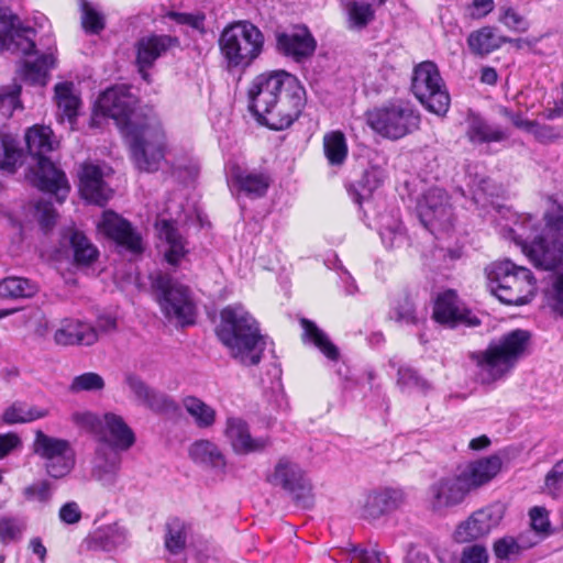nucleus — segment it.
<instances>
[{"instance_id": "1", "label": "nucleus", "mask_w": 563, "mask_h": 563, "mask_svg": "<svg viewBox=\"0 0 563 563\" xmlns=\"http://www.w3.org/2000/svg\"><path fill=\"white\" fill-rule=\"evenodd\" d=\"M136 102L128 87L117 86L99 96L97 108L103 115L112 118L128 139L136 167L155 172L165 158L166 137L158 125L139 122Z\"/></svg>"}, {"instance_id": "2", "label": "nucleus", "mask_w": 563, "mask_h": 563, "mask_svg": "<svg viewBox=\"0 0 563 563\" xmlns=\"http://www.w3.org/2000/svg\"><path fill=\"white\" fill-rule=\"evenodd\" d=\"M249 109L257 122L271 130L289 128L300 115L306 91L296 76L286 70L262 73L247 89Z\"/></svg>"}, {"instance_id": "3", "label": "nucleus", "mask_w": 563, "mask_h": 563, "mask_svg": "<svg viewBox=\"0 0 563 563\" xmlns=\"http://www.w3.org/2000/svg\"><path fill=\"white\" fill-rule=\"evenodd\" d=\"M544 218L541 230L536 218L521 214L504 236L514 241L536 267L552 271L563 256V207L554 206Z\"/></svg>"}, {"instance_id": "4", "label": "nucleus", "mask_w": 563, "mask_h": 563, "mask_svg": "<svg viewBox=\"0 0 563 563\" xmlns=\"http://www.w3.org/2000/svg\"><path fill=\"white\" fill-rule=\"evenodd\" d=\"M217 335L230 355L244 366L257 365L266 347L258 322L239 303L229 305L220 312Z\"/></svg>"}, {"instance_id": "5", "label": "nucleus", "mask_w": 563, "mask_h": 563, "mask_svg": "<svg viewBox=\"0 0 563 563\" xmlns=\"http://www.w3.org/2000/svg\"><path fill=\"white\" fill-rule=\"evenodd\" d=\"M531 342L528 330L516 329L492 341L484 351L471 354L483 385H494L508 378L518 362L527 354Z\"/></svg>"}, {"instance_id": "6", "label": "nucleus", "mask_w": 563, "mask_h": 563, "mask_svg": "<svg viewBox=\"0 0 563 563\" xmlns=\"http://www.w3.org/2000/svg\"><path fill=\"white\" fill-rule=\"evenodd\" d=\"M500 468L501 460L494 455L470 463L457 474L440 478L429 488L432 510L443 511L462 504L473 489L492 481Z\"/></svg>"}, {"instance_id": "7", "label": "nucleus", "mask_w": 563, "mask_h": 563, "mask_svg": "<svg viewBox=\"0 0 563 563\" xmlns=\"http://www.w3.org/2000/svg\"><path fill=\"white\" fill-rule=\"evenodd\" d=\"M24 137L29 153L37 159L36 166L31 169L30 181L40 190L55 195L59 203L63 202L70 186L65 173L46 157L58 145L52 129L33 125L26 130Z\"/></svg>"}, {"instance_id": "8", "label": "nucleus", "mask_w": 563, "mask_h": 563, "mask_svg": "<svg viewBox=\"0 0 563 563\" xmlns=\"http://www.w3.org/2000/svg\"><path fill=\"white\" fill-rule=\"evenodd\" d=\"M486 275L490 292L505 305L522 306L534 295L536 279L531 271L510 260L492 263L486 267Z\"/></svg>"}, {"instance_id": "9", "label": "nucleus", "mask_w": 563, "mask_h": 563, "mask_svg": "<svg viewBox=\"0 0 563 563\" xmlns=\"http://www.w3.org/2000/svg\"><path fill=\"white\" fill-rule=\"evenodd\" d=\"M264 42V34L255 24L236 21L222 30L219 48L228 69H244L260 57Z\"/></svg>"}, {"instance_id": "10", "label": "nucleus", "mask_w": 563, "mask_h": 563, "mask_svg": "<svg viewBox=\"0 0 563 563\" xmlns=\"http://www.w3.org/2000/svg\"><path fill=\"white\" fill-rule=\"evenodd\" d=\"M366 121L383 137L399 140L418 130L420 114L410 103L396 101L367 111Z\"/></svg>"}, {"instance_id": "11", "label": "nucleus", "mask_w": 563, "mask_h": 563, "mask_svg": "<svg viewBox=\"0 0 563 563\" xmlns=\"http://www.w3.org/2000/svg\"><path fill=\"white\" fill-rule=\"evenodd\" d=\"M157 301L164 316L180 325L195 322V305L190 289L167 274H158L153 280Z\"/></svg>"}, {"instance_id": "12", "label": "nucleus", "mask_w": 563, "mask_h": 563, "mask_svg": "<svg viewBox=\"0 0 563 563\" xmlns=\"http://www.w3.org/2000/svg\"><path fill=\"white\" fill-rule=\"evenodd\" d=\"M410 88L428 111L438 115L448 112L450 95L434 63L422 62L413 68Z\"/></svg>"}, {"instance_id": "13", "label": "nucleus", "mask_w": 563, "mask_h": 563, "mask_svg": "<svg viewBox=\"0 0 563 563\" xmlns=\"http://www.w3.org/2000/svg\"><path fill=\"white\" fill-rule=\"evenodd\" d=\"M32 451L44 461L46 474L52 478H64L75 467L76 452L66 439L52 437L42 430H36Z\"/></svg>"}, {"instance_id": "14", "label": "nucleus", "mask_w": 563, "mask_h": 563, "mask_svg": "<svg viewBox=\"0 0 563 563\" xmlns=\"http://www.w3.org/2000/svg\"><path fill=\"white\" fill-rule=\"evenodd\" d=\"M269 481L273 485L285 489L297 507L302 509L312 508L314 504L312 484L297 463L287 457L279 459Z\"/></svg>"}, {"instance_id": "15", "label": "nucleus", "mask_w": 563, "mask_h": 563, "mask_svg": "<svg viewBox=\"0 0 563 563\" xmlns=\"http://www.w3.org/2000/svg\"><path fill=\"white\" fill-rule=\"evenodd\" d=\"M179 44L178 37L167 34H148L140 37L134 44V49L135 65L141 77L150 82L148 70L155 65V62L178 47Z\"/></svg>"}, {"instance_id": "16", "label": "nucleus", "mask_w": 563, "mask_h": 563, "mask_svg": "<svg viewBox=\"0 0 563 563\" xmlns=\"http://www.w3.org/2000/svg\"><path fill=\"white\" fill-rule=\"evenodd\" d=\"M406 503V494L399 487H378L369 490L361 507V516L375 521L398 510Z\"/></svg>"}, {"instance_id": "17", "label": "nucleus", "mask_w": 563, "mask_h": 563, "mask_svg": "<svg viewBox=\"0 0 563 563\" xmlns=\"http://www.w3.org/2000/svg\"><path fill=\"white\" fill-rule=\"evenodd\" d=\"M317 41L305 25L295 26L289 32H280L276 34L277 52L301 64L308 60L316 52Z\"/></svg>"}, {"instance_id": "18", "label": "nucleus", "mask_w": 563, "mask_h": 563, "mask_svg": "<svg viewBox=\"0 0 563 563\" xmlns=\"http://www.w3.org/2000/svg\"><path fill=\"white\" fill-rule=\"evenodd\" d=\"M98 229L118 246L137 254L143 251L141 235L135 231L132 224L113 211H104L101 220L98 222Z\"/></svg>"}, {"instance_id": "19", "label": "nucleus", "mask_w": 563, "mask_h": 563, "mask_svg": "<svg viewBox=\"0 0 563 563\" xmlns=\"http://www.w3.org/2000/svg\"><path fill=\"white\" fill-rule=\"evenodd\" d=\"M420 217L427 228L448 230L452 227V207L444 189L433 187L424 194L420 203Z\"/></svg>"}, {"instance_id": "20", "label": "nucleus", "mask_w": 563, "mask_h": 563, "mask_svg": "<svg viewBox=\"0 0 563 563\" xmlns=\"http://www.w3.org/2000/svg\"><path fill=\"white\" fill-rule=\"evenodd\" d=\"M124 384L133 395L134 400L150 410L158 413L175 412L177 410V405L170 397L147 385L136 374L126 373L124 375Z\"/></svg>"}, {"instance_id": "21", "label": "nucleus", "mask_w": 563, "mask_h": 563, "mask_svg": "<svg viewBox=\"0 0 563 563\" xmlns=\"http://www.w3.org/2000/svg\"><path fill=\"white\" fill-rule=\"evenodd\" d=\"M224 434L236 454L263 452L271 445L268 437L253 438L247 422L240 417L227 418Z\"/></svg>"}, {"instance_id": "22", "label": "nucleus", "mask_w": 563, "mask_h": 563, "mask_svg": "<svg viewBox=\"0 0 563 563\" xmlns=\"http://www.w3.org/2000/svg\"><path fill=\"white\" fill-rule=\"evenodd\" d=\"M16 16L0 5V51L8 49L25 56L35 51L34 41L27 35L33 30H20L15 26Z\"/></svg>"}, {"instance_id": "23", "label": "nucleus", "mask_w": 563, "mask_h": 563, "mask_svg": "<svg viewBox=\"0 0 563 563\" xmlns=\"http://www.w3.org/2000/svg\"><path fill=\"white\" fill-rule=\"evenodd\" d=\"M433 319L451 328L461 323L471 327L479 324L478 319L472 317L471 312L461 306L453 290H446L438 296L433 307Z\"/></svg>"}, {"instance_id": "24", "label": "nucleus", "mask_w": 563, "mask_h": 563, "mask_svg": "<svg viewBox=\"0 0 563 563\" xmlns=\"http://www.w3.org/2000/svg\"><path fill=\"white\" fill-rule=\"evenodd\" d=\"M501 519L498 508L487 507L473 512L467 520L460 523L455 530L457 542H471L487 536Z\"/></svg>"}, {"instance_id": "25", "label": "nucleus", "mask_w": 563, "mask_h": 563, "mask_svg": "<svg viewBox=\"0 0 563 563\" xmlns=\"http://www.w3.org/2000/svg\"><path fill=\"white\" fill-rule=\"evenodd\" d=\"M99 440L101 442L100 446L121 452L129 450L134 444L135 435L122 417L108 412L103 416Z\"/></svg>"}, {"instance_id": "26", "label": "nucleus", "mask_w": 563, "mask_h": 563, "mask_svg": "<svg viewBox=\"0 0 563 563\" xmlns=\"http://www.w3.org/2000/svg\"><path fill=\"white\" fill-rule=\"evenodd\" d=\"M79 191L82 198L98 206H103L112 196V190L103 180L102 170L93 164H84L79 173Z\"/></svg>"}, {"instance_id": "27", "label": "nucleus", "mask_w": 563, "mask_h": 563, "mask_svg": "<svg viewBox=\"0 0 563 563\" xmlns=\"http://www.w3.org/2000/svg\"><path fill=\"white\" fill-rule=\"evenodd\" d=\"M157 236L164 245L166 262L176 266L188 254L187 241L178 231L175 221L158 219L155 222Z\"/></svg>"}, {"instance_id": "28", "label": "nucleus", "mask_w": 563, "mask_h": 563, "mask_svg": "<svg viewBox=\"0 0 563 563\" xmlns=\"http://www.w3.org/2000/svg\"><path fill=\"white\" fill-rule=\"evenodd\" d=\"M229 183L239 194L257 199L266 195L271 179L264 173L234 166L230 172Z\"/></svg>"}, {"instance_id": "29", "label": "nucleus", "mask_w": 563, "mask_h": 563, "mask_svg": "<svg viewBox=\"0 0 563 563\" xmlns=\"http://www.w3.org/2000/svg\"><path fill=\"white\" fill-rule=\"evenodd\" d=\"M98 340L97 330L90 323L78 319H64L55 331L54 341L59 345H92Z\"/></svg>"}, {"instance_id": "30", "label": "nucleus", "mask_w": 563, "mask_h": 563, "mask_svg": "<svg viewBox=\"0 0 563 563\" xmlns=\"http://www.w3.org/2000/svg\"><path fill=\"white\" fill-rule=\"evenodd\" d=\"M121 463L120 452L99 446L96 451L91 477L104 487H112L118 481Z\"/></svg>"}, {"instance_id": "31", "label": "nucleus", "mask_w": 563, "mask_h": 563, "mask_svg": "<svg viewBox=\"0 0 563 563\" xmlns=\"http://www.w3.org/2000/svg\"><path fill=\"white\" fill-rule=\"evenodd\" d=\"M466 135L474 144L501 142L508 139L507 132L497 124L489 123L477 114H470Z\"/></svg>"}, {"instance_id": "32", "label": "nucleus", "mask_w": 563, "mask_h": 563, "mask_svg": "<svg viewBox=\"0 0 563 563\" xmlns=\"http://www.w3.org/2000/svg\"><path fill=\"white\" fill-rule=\"evenodd\" d=\"M55 99L58 108L57 117L60 122L67 120L70 130L78 115L80 99L74 92V85L71 82H59L55 86Z\"/></svg>"}, {"instance_id": "33", "label": "nucleus", "mask_w": 563, "mask_h": 563, "mask_svg": "<svg viewBox=\"0 0 563 563\" xmlns=\"http://www.w3.org/2000/svg\"><path fill=\"white\" fill-rule=\"evenodd\" d=\"M189 455L194 462L224 472L225 459L219 448L209 440H198L189 448Z\"/></svg>"}, {"instance_id": "34", "label": "nucleus", "mask_w": 563, "mask_h": 563, "mask_svg": "<svg viewBox=\"0 0 563 563\" xmlns=\"http://www.w3.org/2000/svg\"><path fill=\"white\" fill-rule=\"evenodd\" d=\"M63 238L68 241L77 264L90 265L97 260L99 254L97 247L82 232L70 228L65 231Z\"/></svg>"}, {"instance_id": "35", "label": "nucleus", "mask_w": 563, "mask_h": 563, "mask_svg": "<svg viewBox=\"0 0 563 563\" xmlns=\"http://www.w3.org/2000/svg\"><path fill=\"white\" fill-rule=\"evenodd\" d=\"M384 177V172L379 168L365 170L362 178L349 187V194L353 201L361 206L368 200L373 192L382 186Z\"/></svg>"}, {"instance_id": "36", "label": "nucleus", "mask_w": 563, "mask_h": 563, "mask_svg": "<svg viewBox=\"0 0 563 563\" xmlns=\"http://www.w3.org/2000/svg\"><path fill=\"white\" fill-rule=\"evenodd\" d=\"M303 330V340H308L330 361H338L340 356L339 349L330 341L329 336L317 327V324L306 318L300 320Z\"/></svg>"}, {"instance_id": "37", "label": "nucleus", "mask_w": 563, "mask_h": 563, "mask_svg": "<svg viewBox=\"0 0 563 563\" xmlns=\"http://www.w3.org/2000/svg\"><path fill=\"white\" fill-rule=\"evenodd\" d=\"M48 413L49 411L46 408L14 402L3 411L2 420L7 424L29 423L45 418Z\"/></svg>"}, {"instance_id": "38", "label": "nucleus", "mask_w": 563, "mask_h": 563, "mask_svg": "<svg viewBox=\"0 0 563 563\" xmlns=\"http://www.w3.org/2000/svg\"><path fill=\"white\" fill-rule=\"evenodd\" d=\"M503 43L495 30L490 26H484L472 32L467 37V45L475 55H487L500 47Z\"/></svg>"}, {"instance_id": "39", "label": "nucleus", "mask_w": 563, "mask_h": 563, "mask_svg": "<svg viewBox=\"0 0 563 563\" xmlns=\"http://www.w3.org/2000/svg\"><path fill=\"white\" fill-rule=\"evenodd\" d=\"M186 412L194 419L200 429H207L214 424L217 411L198 397L187 396L183 399Z\"/></svg>"}, {"instance_id": "40", "label": "nucleus", "mask_w": 563, "mask_h": 563, "mask_svg": "<svg viewBox=\"0 0 563 563\" xmlns=\"http://www.w3.org/2000/svg\"><path fill=\"white\" fill-rule=\"evenodd\" d=\"M38 290L35 283L23 277H7L0 282V297L2 298H31Z\"/></svg>"}, {"instance_id": "41", "label": "nucleus", "mask_w": 563, "mask_h": 563, "mask_svg": "<svg viewBox=\"0 0 563 563\" xmlns=\"http://www.w3.org/2000/svg\"><path fill=\"white\" fill-rule=\"evenodd\" d=\"M324 155L332 166L342 165L347 156V144L341 131H332L323 136Z\"/></svg>"}, {"instance_id": "42", "label": "nucleus", "mask_w": 563, "mask_h": 563, "mask_svg": "<svg viewBox=\"0 0 563 563\" xmlns=\"http://www.w3.org/2000/svg\"><path fill=\"white\" fill-rule=\"evenodd\" d=\"M54 66V57L52 54H43L35 60H25L23 64L24 78L36 85L44 86L46 84L47 73Z\"/></svg>"}, {"instance_id": "43", "label": "nucleus", "mask_w": 563, "mask_h": 563, "mask_svg": "<svg viewBox=\"0 0 563 563\" xmlns=\"http://www.w3.org/2000/svg\"><path fill=\"white\" fill-rule=\"evenodd\" d=\"M397 385L407 391H418L427 394L431 389V384L421 377L416 369L409 366H400L397 372Z\"/></svg>"}, {"instance_id": "44", "label": "nucleus", "mask_w": 563, "mask_h": 563, "mask_svg": "<svg viewBox=\"0 0 563 563\" xmlns=\"http://www.w3.org/2000/svg\"><path fill=\"white\" fill-rule=\"evenodd\" d=\"M22 152L15 137L0 132V169H13L21 159Z\"/></svg>"}, {"instance_id": "45", "label": "nucleus", "mask_w": 563, "mask_h": 563, "mask_svg": "<svg viewBox=\"0 0 563 563\" xmlns=\"http://www.w3.org/2000/svg\"><path fill=\"white\" fill-rule=\"evenodd\" d=\"M26 529V522L19 517L2 516L0 517V541L3 544L18 542Z\"/></svg>"}, {"instance_id": "46", "label": "nucleus", "mask_w": 563, "mask_h": 563, "mask_svg": "<svg viewBox=\"0 0 563 563\" xmlns=\"http://www.w3.org/2000/svg\"><path fill=\"white\" fill-rule=\"evenodd\" d=\"M123 541V536L115 527L107 526L93 532L90 538L92 548L107 552L115 549Z\"/></svg>"}, {"instance_id": "47", "label": "nucleus", "mask_w": 563, "mask_h": 563, "mask_svg": "<svg viewBox=\"0 0 563 563\" xmlns=\"http://www.w3.org/2000/svg\"><path fill=\"white\" fill-rule=\"evenodd\" d=\"M346 9L350 29H364L374 19V10L368 3L351 1Z\"/></svg>"}, {"instance_id": "48", "label": "nucleus", "mask_w": 563, "mask_h": 563, "mask_svg": "<svg viewBox=\"0 0 563 563\" xmlns=\"http://www.w3.org/2000/svg\"><path fill=\"white\" fill-rule=\"evenodd\" d=\"M186 539L187 536L184 522L178 519L168 522L165 547L172 554H178L185 549Z\"/></svg>"}, {"instance_id": "49", "label": "nucleus", "mask_w": 563, "mask_h": 563, "mask_svg": "<svg viewBox=\"0 0 563 563\" xmlns=\"http://www.w3.org/2000/svg\"><path fill=\"white\" fill-rule=\"evenodd\" d=\"M80 8L84 30L90 34H99L106 26L103 14L86 0H80Z\"/></svg>"}, {"instance_id": "50", "label": "nucleus", "mask_w": 563, "mask_h": 563, "mask_svg": "<svg viewBox=\"0 0 563 563\" xmlns=\"http://www.w3.org/2000/svg\"><path fill=\"white\" fill-rule=\"evenodd\" d=\"M104 388V379L101 375L87 372L81 375L75 376L69 385V391L81 393V391H98Z\"/></svg>"}, {"instance_id": "51", "label": "nucleus", "mask_w": 563, "mask_h": 563, "mask_svg": "<svg viewBox=\"0 0 563 563\" xmlns=\"http://www.w3.org/2000/svg\"><path fill=\"white\" fill-rule=\"evenodd\" d=\"M379 235L387 249L400 247L407 242L405 229L398 220H393L390 224L383 225Z\"/></svg>"}, {"instance_id": "52", "label": "nucleus", "mask_w": 563, "mask_h": 563, "mask_svg": "<svg viewBox=\"0 0 563 563\" xmlns=\"http://www.w3.org/2000/svg\"><path fill=\"white\" fill-rule=\"evenodd\" d=\"M20 93L21 86L18 84L0 88V114L2 117L9 118L15 109L21 108Z\"/></svg>"}, {"instance_id": "53", "label": "nucleus", "mask_w": 563, "mask_h": 563, "mask_svg": "<svg viewBox=\"0 0 563 563\" xmlns=\"http://www.w3.org/2000/svg\"><path fill=\"white\" fill-rule=\"evenodd\" d=\"M164 18L173 20L177 24L187 25L192 30L199 32L200 34L206 33L205 21L206 15L202 12L195 13H186V12H176V11H167L164 14Z\"/></svg>"}, {"instance_id": "54", "label": "nucleus", "mask_w": 563, "mask_h": 563, "mask_svg": "<svg viewBox=\"0 0 563 563\" xmlns=\"http://www.w3.org/2000/svg\"><path fill=\"white\" fill-rule=\"evenodd\" d=\"M541 144H551L563 137V126L540 123L534 120L529 132Z\"/></svg>"}, {"instance_id": "55", "label": "nucleus", "mask_w": 563, "mask_h": 563, "mask_svg": "<svg viewBox=\"0 0 563 563\" xmlns=\"http://www.w3.org/2000/svg\"><path fill=\"white\" fill-rule=\"evenodd\" d=\"M22 495L27 501L47 504L52 499L53 487L47 479H42L24 487Z\"/></svg>"}, {"instance_id": "56", "label": "nucleus", "mask_w": 563, "mask_h": 563, "mask_svg": "<svg viewBox=\"0 0 563 563\" xmlns=\"http://www.w3.org/2000/svg\"><path fill=\"white\" fill-rule=\"evenodd\" d=\"M352 563H387V556L377 545L364 548L354 545L350 553Z\"/></svg>"}, {"instance_id": "57", "label": "nucleus", "mask_w": 563, "mask_h": 563, "mask_svg": "<svg viewBox=\"0 0 563 563\" xmlns=\"http://www.w3.org/2000/svg\"><path fill=\"white\" fill-rule=\"evenodd\" d=\"M391 318L398 322L417 324L419 322V318L417 316L416 308L411 298L408 296L400 298L397 301V305L393 308Z\"/></svg>"}, {"instance_id": "58", "label": "nucleus", "mask_w": 563, "mask_h": 563, "mask_svg": "<svg viewBox=\"0 0 563 563\" xmlns=\"http://www.w3.org/2000/svg\"><path fill=\"white\" fill-rule=\"evenodd\" d=\"M499 21L512 31L526 32L529 29L528 20L511 7L500 9Z\"/></svg>"}, {"instance_id": "59", "label": "nucleus", "mask_w": 563, "mask_h": 563, "mask_svg": "<svg viewBox=\"0 0 563 563\" xmlns=\"http://www.w3.org/2000/svg\"><path fill=\"white\" fill-rule=\"evenodd\" d=\"M71 421L79 428L100 435L103 420L90 411H76L71 415Z\"/></svg>"}, {"instance_id": "60", "label": "nucleus", "mask_w": 563, "mask_h": 563, "mask_svg": "<svg viewBox=\"0 0 563 563\" xmlns=\"http://www.w3.org/2000/svg\"><path fill=\"white\" fill-rule=\"evenodd\" d=\"M563 483V459L558 461L548 472L544 479V490L553 498L559 497Z\"/></svg>"}, {"instance_id": "61", "label": "nucleus", "mask_w": 563, "mask_h": 563, "mask_svg": "<svg viewBox=\"0 0 563 563\" xmlns=\"http://www.w3.org/2000/svg\"><path fill=\"white\" fill-rule=\"evenodd\" d=\"M547 297L551 309L560 316H563V274L555 277Z\"/></svg>"}, {"instance_id": "62", "label": "nucleus", "mask_w": 563, "mask_h": 563, "mask_svg": "<svg viewBox=\"0 0 563 563\" xmlns=\"http://www.w3.org/2000/svg\"><path fill=\"white\" fill-rule=\"evenodd\" d=\"M35 209L41 227L44 230H49L55 224L57 217L52 202L41 199L37 201Z\"/></svg>"}, {"instance_id": "63", "label": "nucleus", "mask_w": 563, "mask_h": 563, "mask_svg": "<svg viewBox=\"0 0 563 563\" xmlns=\"http://www.w3.org/2000/svg\"><path fill=\"white\" fill-rule=\"evenodd\" d=\"M494 0H472L465 8V15L471 19H482L494 10Z\"/></svg>"}, {"instance_id": "64", "label": "nucleus", "mask_w": 563, "mask_h": 563, "mask_svg": "<svg viewBox=\"0 0 563 563\" xmlns=\"http://www.w3.org/2000/svg\"><path fill=\"white\" fill-rule=\"evenodd\" d=\"M487 551L479 544L466 547L461 555V563H487Z\"/></svg>"}]
</instances>
